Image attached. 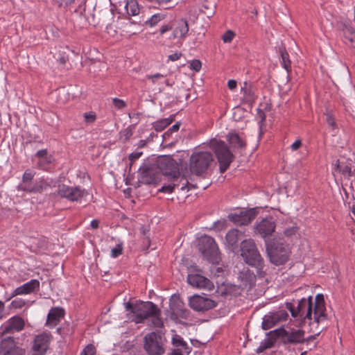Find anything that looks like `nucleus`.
Listing matches in <instances>:
<instances>
[{"label": "nucleus", "mask_w": 355, "mask_h": 355, "mask_svg": "<svg viewBox=\"0 0 355 355\" xmlns=\"http://www.w3.org/2000/svg\"><path fill=\"white\" fill-rule=\"evenodd\" d=\"M241 257L244 262L256 269V273L259 278H263L267 272L265 269L264 260L260 254L257 245L251 239H245L240 244Z\"/></svg>", "instance_id": "nucleus-1"}, {"label": "nucleus", "mask_w": 355, "mask_h": 355, "mask_svg": "<svg viewBox=\"0 0 355 355\" xmlns=\"http://www.w3.org/2000/svg\"><path fill=\"white\" fill-rule=\"evenodd\" d=\"M125 309L135 315L134 321L136 323H141L150 316L161 314L160 309L152 302H137L135 304L127 302Z\"/></svg>", "instance_id": "nucleus-2"}, {"label": "nucleus", "mask_w": 355, "mask_h": 355, "mask_svg": "<svg viewBox=\"0 0 355 355\" xmlns=\"http://www.w3.org/2000/svg\"><path fill=\"white\" fill-rule=\"evenodd\" d=\"M214 162V156L210 152L193 153L189 159V170L192 174L205 175Z\"/></svg>", "instance_id": "nucleus-3"}, {"label": "nucleus", "mask_w": 355, "mask_h": 355, "mask_svg": "<svg viewBox=\"0 0 355 355\" xmlns=\"http://www.w3.org/2000/svg\"><path fill=\"white\" fill-rule=\"evenodd\" d=\"M210 147L214 152L219 163L220 173H225L233 162L234 155L223 141L211 139L210 141Z\"/></svg>", "instance_id": "nucleus-4"}, {"label": "nucleus", "mask_w": 355, "mask_h": 355, "mask_svg": "<svg viewBox=\"0 0 355 355\" xmlns=\"http://www.w3.org/2000/svg\"><path fill=\"white\" fill-rule=\"evenodd\" d=\"M266 252L270 261L275 266L286 263L291 254L288 245L280 241H274L267 245Z\"/></svg>", "instance_id": "nucleus-5"}, {"label": "nucleus", "mask_w": 355, "mask_h": 355, "mask_svg": "<svg viewBox=\"0 0 355 355\" xmlns=\"http://www.w3.org/2000/svg\"><path fill=\"white\" fill-rule=\"evenodd\" d=\"M198 250L203 257L213 264H218L220 260V253L214 239L205 235L198 241Z\"/></svg>", "instance_id": "nucleus-6"}, {"label": "nucleus", "mask_w": 355, "mask_h": 355, "mask_svg": "<svg viewBox=\"0 0 355 355\" xmlns=\"http://www.w3.org/2000/svg\"><path fill=\"white\" fill-rule=\"evenodd\" d=\"M157 171L163 175L175 179L180 175L179 164L171 155L159 157L155 164Z\"/></svg>", "instance_id": "nucleus-7"}, {"label": "nucleus", "mask_w": 355, "mask_h": 355, "mask_svg": "<svg viewBox=\"0 0 355 355\" xmlns=\"http://www.w3.org/2000/svg\"><path fill=\"white\" fill-rule=\"evenodd\" d=\"M162 336L155 332H150L144 338V347L148 355H162L165 349Z\"/></svg>", "instance_id": "nucleus-8"}, {"label": "nucleus", "mask_w": 355, "mask_h": 355, "mask_svg": "<svg viewBox=\"0 0 355 355\" xmlns=\"http://www.w3.org/2000/svg\"><path fill=\"white\" fill-rule=\"evenodd\" d=\"M58 193L62 198L80 203L83 201L85 202L89 196L85 189H82L79 187H70L65 184L58 185Z\"/></svg>", "instance_id": "nucleus-9"}, {"label": "nucleus", "mask_w": 355, "mask_h": 355, "mask_svg": "<svg viewBox=\"0 0 355 355\" xmlns=\"http://www.w3.org/2000/svg\"><path fill=\"white\" fill-rule=\"evenodd\" d=\"M139 171V182L145 184H157L159 182V173L155 164L144 163Z\"/></svg>", "instance_id": "nucleus-10"}, {"label": "nucleus", "mask_w": 355, "mask_h": 355, "mask_svg": "<svg viewBox=\"0 0 355 355\" xmlns=\"http://www.w3.org/2000/svg\"><path fill=\"white\" fill-rule=\"evenodd\" d=\"M268 335L275 334L283 340L284 344L291 343H303L305 342L304 338V331L301 329L292 330L291 331L286 330L284 328L276 329L268 333Z\"/></svg>", "instance_id": "nucleus-11"}, {"label": "nucleus", "mask_w": 355, "mask_h": 355, "mask_svg": "<svg viewBox=\"0 0 355 355\" xmlns=\"http://www.w3.org/2000/svg\"><path fill=\"white\" fill-rule=\"evenodd\" d=\"M170 317L173 320L178 318L187 319L189 316V311L184 307V304L179 294H173L169 300Z\"/></svg>", "instance_id": "nucleus-12"}, {"label": "nucleus", "mask_w": 355, "mask_h": 355, "mask_svg": "<svg viewBox=\"0 0 355 355\" xmlns=\"http://www.w3.org/2000/svg\"><path fill=\"white\" fill-rule=\"evenodd\" d=\"M189 306L196 311H205L214 309L217 303L208 297L195 295L189 299Z\"/></svg>", "instance_id": "nucleus-13"}, {"label": "nucleus", "mask_w": 355, "mask_h": 355, "mask_svg": "<svg viewBox=\"0 0 355 355\" xmlns=\"http://www.w3.org/2000/svg\"><path fill=\"white\" fill-rule=\"evenodd\" d=\"M256 217V211L254 209H250L246 211H241L239 214H230L228 215V219L236 225H245L251 223Z\"/></svg>", "instance_id": "nucleus-14"}, {"label": "nucleus", "mask_w": 355, "mask_h": 355, "mask_svg": "<svg viewBox=\"0 0 355 355\" xmlns=\"http://www.w3.org/2000/svg\"><path fill=\"white\" fill-rule=\"evenodd\" d=\"M50 340L51 336L46 333L36 336L32 346L33 355H44L49 348Z\"/></svg>", "instance_id": "nucleus-15"}, {"label": "nucleus", "mask_w": 355, "mask_h": 355, "mask_svg": "<svg viewBox=\"0 0 355 355\" xmlns=\"http://www.w3.org/2000/svg\"><path fill=\"white\" fill-rule=\"evenodd\" d=\"M312 296L308 299L302 298L297 302L296 307L297 317L300 316L304 319H312Z\"/></svg>", "instance_id": "nucleus-16"}, {"label": "nucleus", "mask_w": 355, "mask_h": 355, "mask_svg": "<svg viewBox=\"0 0 355 355\" xmlns=\"http://www.w3.org/2000/svg\"><path fill=\"white\" fill-rule=\"evenodd\" d=\"M48 186V184L43 179L40 180L39 181H30V182H21L17 186L18 191H26L27 193H37L42 192L44 189H45Z\"/></svg>", "instance_id": "nucleus-17"}, {"label": "nucleus", "mask_w": 355, "mask_h": 355, "mask_svg": "<svg viewBox=\"0 0 355 355\" xmlns=\"http://www.w3.org/2000/svg\"><path fill=\"white\" fill-rule=\"evenodd\" d=\"M24 320L19 316H14L7 321L2 327L1 334L6 335L7 334H13L14 332L20 331L24 327Z\"/></svg>", "instance_id": "nucleus-18"}, {"label": "nucleus", "mask_w": 355, "mask_h": 355, "mask_svg": "<svg viewBox=\"0 0 355 355\" xmlns=\"http://www.w3.org/2000/svg\"><path fill=\"white\" fill-rule=\"evenodd\" d=\"M187 282L193 287L211 290L213 283L207 277L199 274H189L187 276Z\"/></svg>", "instance_id": "nucleus-19"}, {"label": "nucleus", "mask_w": 355, "mask_h": 355, "mask_svg": "<svg viewBox=\"0 0 355 355\" xmlns=\"http://www.w3.org/2000/svg\"><path fill=\"white\" fill-rule=\"evenodd\" d=\"M275 230V223L272 218H264L255 227V232L263 238L272 235Z\"/></svg>", "instance_id": "nucleus-20"}, {"label": "nucleus", "mask_w": 355, "mask_h": 355, "mask_svg": "<svg viewBox=\"0 0 355 355\" xmlns=\"http://www.w3.org/2000/svg\"><path fill=\"white\" fill-rule=\"evenodd\" d=\"M173 37L184 38L189 31L188 21L180 19L173 22Z\"/></svg>", "instance_id": "nucleus-21"}, {"label": "nucleus", "mask_w": 355, "mask_h": 355, "mask_svg": "<svg viewBox=\"0 0 355 355\" xmlns=\"http://www.w3.org/2000/svg\"><path fill=\"white\" fill-rule=\"evenodd\" d=\"M40 282L37 279H32L28 282L17 287L13 292L12 295L28 294L39 288Z\"/></svg>", "instance_id": "nucleus-22"}, {"label": "nucleus", "mask_w": 355, "mask_h": 355, "mask_svg": "<svg viewBox=\"0 0 355 355\" xmlns=\"http://www.w3.org/2000/svg\"><path fill=\"white\" fill-rule=\"evenodd\" d=\"M241 232L237 229H232L227 232L225 240L227 247L234 250L237 248V243L240 239V234Z\"/></svg>", "instance_id": "nucleus-23"}, {"label": "nucleus", "mask_w": 355, "mask_h": 355, "mask_svg": "<svg viewBox=\"0 0 355 355\" xmlns=\"http://www.w3.org/2000/svg\"><path fill=\"white\" fill-rule=\"evenodd\" d=\"M64 315V310L61 307L52 308L48 315L47 322L53 325H56L62 318Z\"/></svg>", "instance_id": "nucleus-24"}, {"label": "nucleus", "mask_w": 355, "mask_h": 355, "mask_svg": "<svg viewBox=\"0 0 355 355\" xmlns=\"http://www.w3.org/2000/svg\"><path fill=\"white\" fill-rule=\"evenodd\" d=\"M280 320L281 318L277 313H271L269 315H266L263 318L261 327L264 330L269 329L274 327Z\"/></svg>", "instance_id": "nucleus-25"}, {"label": "nucleus", "mask_w": 355, "mask_h": 355, "mask_svg": "<svg viewBox=\"0 0 355 355\" xmlns=\"http://www.w3.org/2000/svg\"><path fill=\"white\" fill-rule=\"evenodd\" d=\"M229 143L234 147L237 148H243L246 146V142L237 133H229Z\"/></svg>", "instance_id": "nucleus-26"}, {"label": "nucleus", "mask_w": 355, "mask_h": 355, "mask_svg": "<svg viewBox=\"0 0 355 355\" xmlns=\"http://www.w3.org/2000/svg\"><path fill=\"white\" fill-rule=\"evenodd\" d=\"M241 91L243 93V100L246 103H252L254 102L256 96L254 91L250 85L245 83L244 87L241 88Z\"/></svg>", "instance_id": "nucleus-27"}, {"label": "nucleus", "mask_w": 355, "mask_h": 355, "mask_svg": "<svg viewBox=\"0 0 355 355\" xmlns=\"http://www.w3.org/2000/svg\"><path fill=\"white\" fill-rule=\"evenodd\" d=\"M325 311L326 309L324 304L314 305L313 318L314 321L317 324H318L321 320H327Z\"/></svg>", "instance_id": "nucleus-28"}, {"label": "nucleus", "mask_w": 355, "mask_h": 355, "mask_svg": "<svg viewBox=\"0 0 355 355\" xmlns=\"http://www.w3.org/2000/svg\"><path fill=\"white\" fill-rule=\"evenodd\" d=\"M267 336H268V334ZM278 338L279 337H277L275 334L269 335L268 338H267L260 343L259 347L257 349V352L261 353L266 349L271 348L273 346L277 338Z\"/></svg>", "instance_id": "nucleus-29"}, {"label": "nucleus", "mask_w": 355, "mask_h": 355, "mask_svg": "<svg viewBox=\"0 0 355 355\" xmlns=\"http://www.w3.org/2000/svg\"><path fill=\"white\" fill-rule=\"evenodd\" d=\"M174 121V116L171 115L168 118L158 120L153 123L154 129L157 132L162 131L165 128L169 125Z\"/></svg>", "instance_id": "nucleus-30"}, {"label": "nucleus", "mask_w": 355, "mask_h": 355, "mask_svg": "<svg viewBox=\"0 0 355 355\" xmlns=\"http://www.w3.org/2000/svg\"><path fill=\"white\" fill-rule=\"evenodd\" d=\"M25 352L21 348L12 345L10 347H1V355H24Z\"/></svg>", "instance_id": "nucleus-31"}, {"label": "nucleus", "mask_w": 355, "mask_h": 355, "mask_svg": "<svg viewBox=\"0 0 355 355\" xmlns=\"http://www.w3.org/2000/svg\"><path fill=\"white\" fill-rule=\"evenodd\" d=\"M279 53L282 57V66L288 73L291 71V62L289 59V55L285 47L279 48Z\"/></svg>", "instance_id": "nucleus-32"}, {"label": "nucleus", "mask_w": 355, "mask_h": 355, "mask_svg": "<svg viewBox=\"0 0 355 355\" xmlns=\"http://www.w3.org/2000/svg\"><path fill=\"white\" fill-rule=\"evenodd\" d=\"M125 9L128 15L135 16L139 13V8L136 0H127Z\"/></svg>", "instance_id": "nucleus-33"}, {"label": "nucleus", "mask_w": 355, "mask_h": 355, "mask_svg": "<svg viewBox=\"0 0 355 355\" xmlns=\"http://www.w3.org/2000/svg\"><path fill=\"white\" fill-rule=\"evenodd\" d=\"M215 5L211 4L207 5V3H204L202 6L201 11L207 17H210L214 13Z\"/></svg>", "instance_id": "nucleus-34"}, {"label": "nucleus", "mask_w": 355, "mask_h": 355, "mask_svg": "<svg viewBox=\"0 0 355 355\" xmlns=\"http://www.w3.org/2000/svg\"><path fill=\"white\" fill-rule=\"evenodd\" d=\"M36 156L40 159H43L44 162L51 163V156H48V152L46 149H42L37 152Z\"/></svg>", "instance_id": "nucleus-35"}, {"label": "nucleus", "mask_w": 355, "mask_h": 355, "mask_svg": "<svg viewBox=\"0 0 355 355\" xmlns=\"http://www.w3.org/2000/svg\"><path fill=\"white\" fill-rule=\"evenodd\" d=\"M175 187H179V184H175V183H170L167 185H164L159 189L160 192L171 193L173 192L174 189Z\"/></svg>", "instance_id": "nucleus-36"}, {"label": "nucleus", "mask_w": 355, "mask_h": 355, "mask_svg": "<svg viewBox=\"0 0 355 355\" xmlns=\"http://www.w3.org/2000/svg\"><path fill=\"white\" fill-rule=\"evenodd\" d=\"M35 175V173L31 171V169H27L25 171L23 176L21 182H30L33 181V179Z\"/></svg>", "instance_id": "nucleus-37"}, {"label": "nucleus", "mask_w": 355, "mask_h": 355, "mask_svg": "<svg viewBox=\"0 0 355 355\" xmlns=\"http://www.w3.org/2000/svg\"><path fill=\"white\" fill-rule=\"evenodd\" d=\"M180 125L181 123L180 122H177L175 124H174L171 128H170L166 132L164 133V139H166L167 137H170L173 132H177L179 130Z\"/></svg>", "instance_id": "nucleus-38"}, {"label": "nucleus", "mask_w": 355, "mask_h": 355, "mask_svg": "<svg viewBox=\"0 0 355 355\" xmlns=\"http://www.w3.org/2000/svg\"><path fill=\"white\" fill-rule=\"evenodd\" d=\"M172 344L176 347L187 346V343L178 335H175L173 337Z\"/></svg>", "instance_id": "nucleus-39"}, {"label": "nucleus", "mask_w": 355, "mask_h": 355, "mask_svg": "<svg viewBox=\"0 0 355 355\" xmlns=\"http://www.w3.org/2000/svg\"><path fill=\"white\" fill-rule=\"evenodd\" d=\"M85 121L87 123H94L96 119V115L94 112H85L83 114Z\"/></svg>", "instance_id": "nucleus-40"}, {"label": "nucleus", "mask_w": 355, "mask_h": 355, "mask_svg": "<svg viewBox=\"0 0 355 355\" xmlns=\"http://www.w3.org/2000/svg\"><path fill=\"white\" fill-rule=\"evenodd\" d=\"M235 36V33L230 30L227 31L222 37V40L225 43H230L232 41Z\"/></svg>", "instance_id": "nucleus-41"}, {"label": "nucleus", "mask_w": 355, "mask_h": 355, "mask_svg": "<svg viewBox=\"0 0 355 355\" xmlns=\"http://www.w3.org/2000/svg\"><path fill=\"white\" fill-rule=\"evenodd\" d=\"M344 37L347 38L348 37H355V30L351 26H345L343 28Z\"/></svg>", "instance_id": "nucleus-42"}, {"label": "nucleus", "mask_w": 355, "mask_h": 355, "mask_svg": "<svg viewBox=\"0 0 355 355\" xmlns=\"http://www.w3.org/2000/svg\"><path fill=\"white\" fill-rule=\"evenodd\" d=\"M95 347L93 345L89 344L85 347L80 355H95Z\"/></svg>", "instance_id": "nucleus-43"}, {"label": "nucleus", "mask_w": 355, "mask_h": 355, "mask_svg": "<svg viewBox=\"0 0 355 355\" xmlns=\"http://www.w3.org/2000/svg\"><path fill=\"white\" fill-rule=\"evenodd\" d=\"M132 134V129L129 126L121 132V137L123 139L124 141H127L131 137Z\"/></svg>", "instance_id": "nucleus-44"}, {"label": "nucleus", "mask_w": 355, "mask_h": 355, "mask_svg": "<svg viewBox=\"0 0 355 355\" xmlns=\"http://www.w3.org/2000/svg\"><path fill=\"white\" fill-rule=\"evenodd\" d=\"M112 103L114 106L119 110L123 109L127 106V104L124 101L118 98H114L112 99Z\"/></svg>", "instance_id": "nucleus-45"}, {"label": "nucleus", "mask_w": 355, "mask_h": 355, "mask_svg": "<svg viewBox=\"0 0 355 355\" xmlns=\"http://www.w3.org/2000/svg\"><path fill=\"white\" fill-rule=\"evenodd\" d=\"M74 0H52L54 5L58 7H67Z\"/></svg>", "instance_id": "nucleus-46"}, {"label": "nucleus", "mask_w": 355, "mask_h": 355, "mask_svg": "<svg viewBox=\"0 0 355 355\" xmlns=\"http://www.w3.org/2000/svg\"><path fill=\"white\" fill-rule=\"evenodd\" d=\"M123 252L122 244H118L115 248H112L111 250L112 257L116 258L121 255Z\"/></svg>", "instance_id": "nucleus-47"}, {"label": "nucleus", "mask_w": 355, "mask_h": 355, "mask_svg": "<svg viewBox=\"0 0 355 355\" xmlns=\"http://www.w3.org/2000/svg\"><path fill=\"white\" fill-rule=\"evenodd\" d=\"M162 19H163V17L161 16L159 14L154 15L151 17V18L147 21V24H150V26H153L155 25L158 21H159Z\"/></svg>", "instance_id": "nucleus-48"}, {"label": "nucleus", "mask_w": 355, "mask_h": 355, "mask_svg": "<svg viewBox=\"0 0 355 355\" xmlns=\"http://www.w3.org/2000/svg\"><path fill=\"white\" fill-rule=\"evenodd\" d=\"M202 67V63L199 60H193L190 63V68L195 71H199Z\"/></svg>", "instance_id": "nucleus-49"}, {"label": "nucleus", "mask_w": 355, "mask_h": 355, "mask_svg": "<svg viewBox=\"0 0 355 355\" xmlns=\"http://www.w3.org/2000/svg\"><path fill=\"white\" fill-rule=\"evenodd\" d=\"M159 315H160L152 316L153 318V326L155 327H158V328L162 327L164 326L163 321L160 318Z\"/></svg>", "instance_id": "nucleus-50"}, {"label": "nucleus", "mask_w": 355, "mask_h": 355, "mask_svg": "<svg viewBox=\"0 0 355 355\" xmlns=\"http://www.w3.org/2000/svg\"><path fill=\"white\" fill-rule=\"evenodd\" d=\"M179 178H180V175L178 178H176L175 180L174 179H171V180L173 181L172 183H175V184H179V187H180V189L184 190L186 188V187H187L189 185V182L187 180H185L182 177V180H183L184 182H183L182 184H180V182L178 181Z\"/></svg>", "instance_id": "nucleus-51"}, {"label": "nucleus", "mask_w": 355, "mask_h": 355, "mask_svg": "<svg viewBox=\"0 0 355 355\" xmlns=\"http://www.w3.org/2000/svg\"><path fill=\"white\" fill-rule=\"evenodd\" d=\"M24 304L25 302L20 299L15 300L11 302V306L15 309H20L24 306Z\"/></svg>", "instance_id": "nucleus-52"}, {"label": "nucleus", "mask_w": 355, "mask_h": 355, "mask_svg": "<svg viewBox=\"0 0 355 355\" xmlns=\"http://www.w3.org/2000/svg\"><path fill=\"white\" fill-rule=\"evenodd\" d=\"M340 171L345 175H347L348 176L352 175V171L351 167L348 165L342 166L340 168Z\"/></svg>", "instance_id": "nucleus-53"}, {"label": "nucleus", "mask_w": 355, "mask_h": 355, "mask_svg": "<svg viewBox=\"0 0 355 355\" xmlns=\"http://www.w3.org/2000/svg\"><path fill=\"white\" fill-rule=\"evenodd\" d=\"M140 233L146 236V242L149 245L150 243V240H149V237L147 236V234L149 232L150 230L149 228L147 227V226H145V225H142L140 229Z\"/></svg>", "instance_id": "nucleus-54"}, {"label": "nucleus", "mask_w": 355, "mask_h": 355, "mask_svg": "<svg viewBox=\"0 0 355 355\" xmlns=\"http://www.w3.org/2000/svg\"><path fill=\"white\" fill-rule=\"evenodd\" d=\"M143 153L142 152H135L132 153L129 155V159L130 161V166L132 164V162L135 160L139 159L141 155Z\"/></svg>", "instance_id": "nucleus-55"}, {"label": "nucleus", "mask_w": 355, "mask_h": 355, "mask_svg": "<svg viewBox=\"0 0 355 355\" xmlns=\"http://www.w3.org/2000/svg\"><path fill=\"white\" fill-rule=\"evenodd\" d=\"M170 30H173V22L169 23L166 25H163L161 27L159 32H160L161 35H163L164 33H166L167 31H168Z\"/></svg>", "instance_id": "nucleus-56"}, {"label": "nucleus", "mask_w": 355, "mask_h": 355, "mask_svg": "<svg viewBox=\"0 0 355 355\" xmlns=\"http://www.w3.org/2000/svg\"><path fill=\"white\" fill-rule=\"evenodd\" d=\"M284 234L286 236H293L294 234H295V233L297 232V227H290V228H287L284 230Z\"/></svg>", "instance_id": "nucleus-57"}, {"label": "nucleus", "mask_w": 355, "mask_h": 355, "mask_svg": "<svg viewBox=\"0 0 355 355\" xmlns=\"http://www.w3.org/2000/svg\"><path fill=\"white\" fill-rule=\"evenodd\" d=\"M286 308L291 311L293 317H297L296 308L291 302L286 303Z\"/></svg>", "instance_id": "nucleus-58"}, {"label": "nucleus", "mask_w": 355, "mask_h": 355, "mask_svg": "<svg viewBox=\"0 0 355 355\" xmlns=\"http://www.w3.org/2000/svg\"><path fill=\"white\" fill-rule=\"evenodd\" d=\"M319 304H324V296L322 294H318L315 296V305Z\"/></svg>", "instance_id": "nucleus-59"}, {"label": "nucleus", "mask_w": 355, "mask_h": 355, "mask_svg": "<svg viewBox=\"0 0 355 355\" xmlns=\"http://www.w3.org/2000/svg\"><path fill=\"white\" fill-rule=\"evenodd\" d=\"M163 77H164V76L159 73H157L153 75H147L146 76V78H148L149 80H152L153 83H155L154 79L160 78H163Z\"/></svg>", "instance_id": "nucleus-60"}, {"label": "nucleus", "mask_w": 355, "mask_h": 355, "mask_svg": "<svg viewBox=\"0 0 355 355\" xmlns=\"http://www.w3.org/2000/svg\"><path fill=\"white\" fill-rule=\"evenodd\" d=\"M326 121H327V123L329 125H331L332 127L335 126L334 119L333 118V116L330 114H327Z\"/></svg>", "instance_id": "nucleus-61"}, {"label": "nucleus", "mask_w": 355, "mask_h": 355, "mask_svg": "<svg viewBox=\"0 0 355 355\" xmlns=\"http://www.w3.org/2000/svg\"><path fill=\"white\" fill-rule=\"evenodd\" d=\"M182 53H175L168 55V60L171 61H176L180 58Z\"/></svg>", "instance_id": "nucleus-62"}, {"label": "nucleus", "mask_w": 355, "mask_h": 355, "mask_svg": "<svg viewBox=\"0 0 355 355\" xmlns=\"http://www.w3.org/2000/svg\"><path fill=\"white\" fill-rule=\"evenodd\" d=\"M237 83L234 80H230L227 83V87L230 89L233 90L236 87Z\"/></svg>", "instance_id": "nucleus-63"}, {"label": "nucleus", "mask_w": 355, "mask_h": 355, "mask_svg": "<svg viewBox=\"0 0 355 355\" xmlns=\"http://www.w3.org/2000/svg\"><path fill=\"white\" fill-rule=\"evenodd\" d=\"M301 145H302L301 141L297 140L291 145V148L293 150H296L301 146Z\"/></svg>", "instance_id": "nucleus-64"}]
</instances>
